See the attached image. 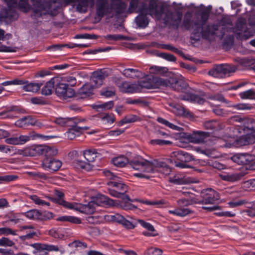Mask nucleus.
I'll return each mask as SVG.
<instances>
[{
	"instance_id": "f257e3e1",
	"label": "nucleus",
	"mask_w": 255,
	"mask_h": 255,
	"mask_svg": "<svg viewBox=\"0 0 255 255\" xmlns=\"http://www.w3.org/2000/svg\"><path fill=\"white\" fill-rule=\"evenodd\" d=\"M209 16V10L204 9L201 13V19L197 20L193 23L190 21V17H187V15L185 16L183 24L186 29L192 30L191 36L192 39L199 40L203 37L209 40H212L215 38L218 25L217 24L206 25Z\"/></svg>"
},
{
	"instance_id": "f03ea898",
	"label": "nucleus",
	"mask_w": 255,
	"mask_h": 255,
	"mask_svg": "<svg viewBox=\"0 0 255 255\" xmlns=\"http://www.w3.org/2000/svg\"><path fill=\"white\" fill-rule=\"evenodd\" d=\"M130 166L134 170L140 171L139 173H134L136 177L148 179L150 173L160 172L165 175H168L171 171V168L166 163L154 160L149 161L141 157H138L129 162Z\"/></svg>"
},
{
	"instance_id": "7ed1b4c3",
	"label": "nucleus",
	"mask_w": 255,
	"mask_h": 255,
	"mask_svg": "<svg viewBox=\"0 0 255 255\" xmlns=\"http://www.w3.org/2000/svg\"><path fill=\"white\" fill-rule=\"evenodd\" d=\"M227 134L222 136L226 141L232 142L233 146L239 148L253 144L255 141V128H227Z\"/></svg>"
},
{
	"instance_id": "20e7f679",
	"label": "nucleus",
	"mask_w": 255,
	"mask_h": 255,
	"mask_svg": "<svg viewBox=\"0 0 255 255\" xmlns=\"http://www.w3.org/2000/svg\"><path fill=\"white\" fill-rule=\"evenodd\" d=\"M147 15L156 20L161 18V13L158 12V5L155 3L151 2L147 7L140 10L139 15L135 18L136 23L139 27L145 28L148 25L149 20Z\"/></svg>"
},
{
	"instance_id": "39448f33",
	"label": "nucleus",
	"mask_w": 255,
	"mask_h": 255,
	"mask_svg": "<svg viewBox=\"0 0 255 255\" xmlns=\"http://www.w3.org/2000/svg\"><path fill=\"white\" fill-rule=\"evenodd\" d=\"M158 12L161 13V17L157 20L163 21V23L170 26L178 27L181 23L182 14L179 11H171L164 5L158 6Z\"/></svg>"
},
{
	"instance_id": "423d86ee",
	"label": "nucleus",
	"mask_w": 255,
	"mask_h": 255,
	"mask_svg": "<svg viewBox=\"0 0 255 255\" xmlns=\"http://www.w3.org/2000/svg\"><path fill=\"white\" fill-rule=\"evenodd\" d=\"M31 2L32 3V8L28 3V0H19L18 9L24 12H27L32 9L35 16H41L46 14L48 11L46 9V6L48 5L47 3L42 2L41 0H31Z\"/></svg>"
},
{
	"instance_id": "0eeeda50",
	"label": "nucleus",
	"mask_w": 255,
	"mask_h": 255,
	"mask_svg": "<svg viewBox=\"0 0 255 255\" xmlns=\"http://www.w3.org/2000/svg\"><path fill=\"white\" fill-rule=\"evenodd\" d=\"M101 196L104 195H97L95 198L87 204L78 203H73L72 204H69V206H71L70 207V209H73L84 214H92L95 212L96 206L106 205V203L102 201L100 198Z\"/></svg>"
},
{
	"instance_id": "6e6552de",
	"label": "nucleus",
	"mask_w": 255,
	"mask_h": 255,
	"mask_svg": "<svg viewBox=\"0 0 255 255\" xmlns=\"http://www.w3.org/2000/svg\"><path fill=\"white\" fill-rule=\"evenodd\" d=\"M102 201L106 203V205L121 208L125 210H132L137 208L131 203L132 201L128 195L122 197V200H113L106 196H101Z\"/></svg>"
},
{
	"instance_id": "1a4fd4ad",
	"label": "nucleus",
	"mask_w": 255,
	"mask_h": 255,
	"mask_svg": "<svg viewBox=\"0 0 255 255\" xmlns=\"http://www.w3.org/2000/svg\"><path fill=\"white\" fill-rule=\"evenodd\" d=\"M165 82L164 87H170L177 92H184L188 88V85L181 76H174L167 80L164 79Z\"/></svg>"
},
{
	"instance_id": "9d476101",
	"label": "nucleus",
	"mask_w": 255,
	"mask_h": 255,
	"mask_svg": "<svg viewBox=\"0 0 255 255\" xmlns=\"http://www.w3.org/2000/svg\"><path fill=\"white\" fill-rule=\"evenodd\" d=\"M139 87V92H141L143 89H153L163 86L166 84L164 79L158 77H152L146 80L142 81L137 83Z\"/></svg>"
},
{
	"instance_id": "9b49d317",
	"label": "nucleus",
	"mask_w": 255,
	"mask_h": 255,
	"mask_svg": "<svg viewBox=\"0 0 255 255\" xmlns=\"http://www.w3.org/2000/svg\"><path fill=\"white\" fill-rule=\"evenodd\" d=\"M127 218L123 215L116 214L115 215H109L105 216V219L107 221H114L118 222L128 229H133L135 226L133 225L134 220L130 216L128 215Z\"/></svg>"
},
{
	"instance_id": "f8f14e48",
	"label": "nucleus",
	"mask_w": 255,
	"mask_h": 255,
	"mask_svg": "<svg viewBox=\"0 0 255 255\" xmlns=\"http://www.w3.org/2000/svg\"><path fill=\"white\" fill-rule=\"evenodd\" d=\"M185 137L189 142L200 143L206 142L209 139L210 133L202 131H194L192 133H185Z\"/></svg>"
},
{
	"instance_id": "ddd939ff",
	"label": "nucleus",
	"mask_w": 255,
	"mask_h": 255,
	"mask_svg": "<svg viewBox=\"0 0 255 255\" xmlns=\"http://www.w3.org/2000/svg\"><path fill=\"white\" fill-rule=\"evenodd\" d=\"M201 194L203 199L198 203L202 205L213 204L220 199L219 193L211 188L204 190Z\"/></svg>"
},
{
	"instance_id": "4468645a",
	"label": "nucleus",
	"mask_w": 255,
	"mask_h": 255,
	"mask_svg": "<svg viewBox=\"0 0 255 255\" xmlns=\"http://www.w3.org/2000/svg\"><path fill=\"white\" fill-rule=\"evenodd\" d=\"M234 71V69L228 65H220L214 67L208 73L214 77L221 78L229 76L230 73Z\"/></svg>"
},
{
	"instance_id": "2eb2a0df",
	"label": "nucleus",
	"mask_w": 255,
	"mask_h": 255,
	"mask_svg": "<svg viewBox=\"0 0 255 255\" xmlns=\"http://www.w3.org/2000/svg\"><path fill=\"white\" fill-rule=\"evenodd\" d=\"M112 8L107 0H98L96 3V16L100 20L105 14L111 15Z\"/></svg>"
},
{
	"instance_id": "dca6fc26",
	"label": "nucleus",
	"mask_w": 255,
	"mask_h": 255,
	"mask_svg": "<svg viewBox=\"0 0 255 255\" xmlns=\"http://www.w3.org/2000/svg\"><path fill=\"white\" fill-rule=\"evenodd\" d=\"M55 93L58 97L63 99L72 97L75 94L74 90L64 83H59L56 85Z\"/></svg>"
},
{
	"instance_id": "f3484780",
	"label": "nucleus",
	"mask_w": 255,
	"mask_h": 255,
	"mask_svg": "<svg viewBox=\"0 0 255 255\" xmlns=\"http://www.w3.org/2000/svg\"><path fill=\"white\" fill-rule=\"evenodd\" d=\"M231 159L239 165H246L255 160V155L247 153H239L233 155Z\"/></svg>"
},
{
	"instance_id": "a211bd4d",
	"label": "nucleus",
	"mask_w": 255,
	"mask_h": 255,
	"mask_svg": "<svg viewBox=\"0 0 255 255\" xmlns=\"http://www.w3.org/2000/svg\"><path fill=\"white\" fill-rule=\"evenodd\" d=\"M35 156L44 155L45 156H55L58 153V150L55 147H51L46 145H35Z\"/></svg>"
},
{
	"instance_id": "6ab92c4d",
	"label": "nucleus",
	"mask_w": 255,
	"mask_h": 255,
	"mask_svg": "<svg viewBox=\"0 0 255 255\" xmlns=\"http://www.w3.org/2000/svg\"><path fill=\"white\" fill-rule=\"evenodd\" d=\"M62 162L55 158H45L42 163V168L47 171H56L61 167Z\"/></svg>"
},
{
	"instance_id": "aec40b11",
	"label": "nucleus",
	"mask_w": 255,
	"mask_h": 255,
	"mask_svg": "<svg viewBox=\"0 0 255 255\" xmlns=\"http://www.w3.org/2000/svg\"><path fill=\"white\" fill-rule=\"evenodd\" d=\"M54 194L55 196L57 197V198H53L49 196L48 195H42L43 197H44L48 200L51 201L53 203L61 205L63 207L67 208L68 209H70V207H71V206H69V204H72L73 203L68 202L64 200L63 198L64 197V194L62 192L58 190H55L54 192Z\"/></svg>"
},
{
	"instance_id": "412c9836",
	"label": "nucleus",
	"mask_w": 255,
	"mask_h": 255,
	"mask_svg": "<svg viewBox=\"0 0 255 255\" xmlns=\"http://www.w3.org/2000/svg\"><path fill=\"white\" fill-rule=\"evenodd\" d=\"M107 76L108 74L105 71H95L92 73L90 83H92L95 87H98L103 84V80Z\"/></svg>"
},
{
	"instance_id": "4be33fe9",
	"label": "nucleus",
	"mask_w": 255,
	"mask_h": 255,
	"mask_svg": "<svg viewBox=\"0 0 255 255\" xmlns=\"http://www.w3.org/2000/svg\"><path fill=\"white\" fill-rule=\"evenodd\" d=\"M247 174L246 171L234 173H224L220 174V177L224 181L233 182L240 180Z\"/></svg>"
},
{
	"instance_id": "5701e85b",
	"label": "nucleus",
	"mask_w": 255,
	"mask_h": 255,
	"mask_svg": "<svg viewBox=\"0 0 255 255\" xmlns=\"http://www.w3.org/2000/svg\"><path fill=\"white\" fill-rule=\"evenodd\" d=\"M15 125L19 128H23L24 127L28 126H40V124L36 122V121L30 117H25L17 120Z\"/></svg>"
},
{
	"instance_id": "b1692460",
	"label": "nucleus",
	"mask_w": 255,
	"mask_h": 255,
	"mask_svg": "<svg viewBox=\"0 0 255 255\" xmlns=\"http://www.w3.org/2000/svg\"><path fill=\"white\" fill-rule=\"evenodd\" d=\"M61 136L56 135H42L40 134H37L36 135H33L31 134H29V135H20L18 137V142L19 145H22L26 143V142L29 141L30 139H34L36 137H42L46 140L53 138L55 137H60Z\"/></svg>"
},
{
	"instance_id": "393cba45",
	"label": "nucleus",
	"mask_w": 255,
	"mask_h": 255,
	"mask_svg": "<svg viewBox=\"0 0 255 255\" xmlns=\"http://www.w3.org/2000/svg\"><path fill=\"white\" fill-rule=\"evenodd\" d=\"M230 122L240 123L244 128H255V120L252 118H242L239 116H234L231 118Z\"/></svg>"
},
{
	"instance_id": "a878e982",
	"label": "nucleus",
	"mask_w": 255,
	"mask_h": 255,
	"mask_svg": "<svg viewBox=\"0 0 255 255\" xmlns=\"http://www.w3.org/2000/svg\"><path fill=\"white\" fill-rule=\"evenodd\" d=\"M120 90L123 93H133L139 92L137 83L130 84L127 82H123L119 86Z\"/></svg>"
},
{
	"instance_id": "bb28decb",
	"label": "nucleus",
	"mask_w": 255,
	"mask_h": 255,
	"mask_svg": "<svg viewBox=\"0 0 255 255\" xmlns=\"http://www.w3.org/2000/svg\"><path fill=\"white\" fill-rule=\"evenodd\" d=\"M95 87L92 83H85L78 91V94L81 98H85L93 94L94 89Z\"/></svg>"
},
{
	"instance_id": "cd10ccee",
	"label": "nucleus",
	"mask_w": 255,
	"mask_h": 255,
	"mask_svg": "<svg viewBox=\"0 0 255 255\" xmlns=\"http://www.w3.org/2000/svg\"><path fill=\"white\" fill-rule=\"evenodd\" d=\"M122 74L128 78H139L144 76V74L139 70L133 68H127L122 72Z\"/></svg>"
},
{
	"instance_id": "c85d7f7f",
	"label": "nucleus",
	"mask_w": 255,
	"mask_h": 255,
	"mask_svg": "<svg viewBox=\"0 0 255 255\" xmlns=\"http://www.w3.org/2000/svg\"><path fill=\"white\" fill-rule=\"evenodd\" d=\"M35 145L31 146L26 147L22 149H14L13 153L23 156H35Z\"/></svg>"
},
{
	"instance_id": "c756f323",
	"label": "nucleus",
	"mask_w": 255,
	"mask_h": 255,
	"mask_svg": "<svg viewBox=\"0 0 255 255\" xmlns=\"http://www.w3.org/2000/svg\"><path fill=\"white\" fill-rule=\"evenodd\" d=\"M31 246L35 250H39V251L46 250L49 252H57L59 250V248L58 246L46 244L35 243L31 245Z\"/></svg>"
},
{
	"instance_id": "7c9ffc66",
	"label": "nucleus",
	"mask_w": 255,
	"mask_h": 255,
	"mask_svg": "<svg viewBox=\"0 0 255 255\" xmlns=\"http://www.w3.org/2000/svg\"><path fill=\"white\" fill-rule=\"evenodd\" d=\"M55 123L59 126L80 128L72 119L58 118L55 120Z\"/></svg>"
},
{
	"instance_id": "2f4dec72",
	"label": "nucleus",
	"mask_w": 255,
	"mask_h": 255,
	"mask_svg": "<svg viewBox=\"0 0 255 255\" xmlns=\"http://www.w3.org/2000/svg\"><path fill=\"white\" fill-rule=\"evenodd\" d=\"M112 11L111 17L118 16L119 14L123 13L126 11L127 9V4L123 2H120L116 4L111 6Z\"/></svg>"
},
{
	"instance_id": "473e14b6",
	"label": "nucleus",
	"mask_w": 255,
	"mask_h": 255,
	"mask_svg": "<svg viewBox=\"0 0 255 255\" xmlns=\"http://www.w3.org/2000/svg\"><path fill=\"white\" fill-rule=\"evenodd\" d=\"M90 3L92 6L93 5V0H77V4L76 5L77 11L81 13L86 12Z\"/></svg>"
},
{
	"instance_id": "72a5a7b5",
	"label": "nucleus",
	"mask_w": 255,
	"mask_h": 255,
	"mask_svg": "<svg viewBox=\"0 0 255 255\" xmlns=\"http://www.w3.org/2000/svg\"><path fill=\"white\" fill-rule=\"evenodd\" d=\"M108 185L116 188L117 191L121 192L122 197L126 195L125 193L128 191L127 186L125 184L121 182L120 180L119 181H110L108 182Z\"/></svg>"
},
{
	"instance_id": "f704fd0d",
	"label": "nucleus",
	"mask_w": 255,
	"mask_h": 255,
	"mask_svg": "<svg viewBox=\"0 0 255 255\" xmlns=\"http://www.w3.org/2000/svg\"><path fill=\"white\" fill-rule=\"evenodd\" d=\"M42 84V83H28L27 81V83L24 84L22 89L26 92L36 93L40 90Z\"/></svg>"
},
{
	"instance_id": "c9c22d12",
	"label": "nucleus",
	"mask_w": 255,
	"mask_h": 255,
	"mask_svg": "<svg viewBox=\"0 0 255 255\" xmlns=\"http://www.w3.org/2000/svg\"><path fill=\"white\" fill-rule=\"evenodd\" d=\"M83 154L86 160L91 162L95 161L97 157L98 152L95 149L90 148L83 151Z\"/></svg>"
},
{
	"instance_id": "e433bc0d",
	"label": "nucleus",
	"mask_w": 255,
	"mask_h": 255,
	"mask_svg": "<svg viewBox=\"0 0 255 255\" xmlns=\"http://www.w3.org/2000/svg\"><path fill=\"white\" fill-rule=\"evenodd\" d=\"M54 78H51L49 81L47 82L41 90V94L42 95L47 96L52 94V91L54 87Z\"/></svg>"
},
{
	"instance_id": "4c0bfd02",
	"label": "nucleus",
	"mask_w": 255,
	"mask_h": 255,
	"mask_svg": "<svg viewBox=\"0 0 255 255\" xmlns=\"http://www.w3.org/2000/svg\"><path fill=\"white\" fill-rule=\"evenodd\" d=\"M172 156L176 157L177 159L182 162H188L192 159V157L190 154L182 151L173 152Z\"/></svg>"
},
{
	"instance_id": "58836bf2",
	"label": "nucleus",
	"mask_w": 255,
	"mask_h": 255,
	"mask_svg": "<svg viewBox=\"0 0 255 255\" xmlns=\"http://www.w3.org/2000/svg\"><path fill=\"white\" fill-rule=\"evenodd\" d=\"M87 128H68L67 131L64 133L65 137L69 139H73L77 136H79L82 130Z\"/></svg>"
},
{
	"instance_id": "ea45409f",
	"label": "nucleus",
	"mask_w": 255,
	"mask_h": 255,
	"mask_svg": "<svg viewBox=\"0 0 255 255\" xmlns=\"http://www.w3.org/2000/svg\"><path fill=\"white\" fill-rule=\"evenodd\" d=\"M139 118L137 116L134 115H129L126 116L124 119L121 120L118 124L117 126L121 127L125 124L135 122L138 120Z\"/></svg>"
},
{
	"instance_id": "a19ab883",
	"label": "nucleus",
	"mask_w": 255,
	"mask_h": 255,
	"mask_svg": "<svg viewBox=\"0 0 255 255\" xmlns=\"http://www.w3.org/2000/svg\"><path fill=\"white\" fill-rule=\"evenodd\" d=\"M113 163L116 166L122 167L129 162L128 159L125 156H120L112 159Z\"/></svg>"
},
{
	"instance_id": "79ce46f5",
	"label": "nucleus",
	"mask_w": 255,
	"mask_h": 255,
	"mask_svg": "<svg viewBox=\"0 0 255 255\" xmlns=\"http://www.w3.org/2000/svg\"><path fill=\"white\" fill-rule=\"evenodd\" d=\"M29 198L32 201V202L40 206H49L50 203L48 201L43 200L41 197L36 195H32L29 196Z\"/></svg>"
},
{
	"instance_id": "37998d69",
	"label": "nucleus",
	"mask_w": 255,
	"mask_h": 255,
	"mask_svg": "<svg viewBox=\"0 0 255 255\" xmlns=\"http://www.w3.org/2000/svg\"><path fill=\"white\" fill-rule=\"evenodd\" d=\"M168 71V69L164 67H159L157 66H153L150 67L149 72L150 74L163 75L166 73Z\"/></svg>"
},
{
	"instance_id": "c03bdc74",
	"label": "nucleus",
	"mask_w": 255,
	"mask_h": 255,
	"mask_svg": "<svg viewBox=\"0 0 255 255\" xmlns=\"http://www.w3.org/2000/svg\"><path fill=\"white\" fill-rule=\"evenodd\" d=\"M16 108L12 107L6 111L0 112V118L1 119H11L15 117L14 112Z\"/></svg>"
},
{
	"instance_id": "a18cd8bd",
	"label": "nucleus",
	"mask_w": 255,
	"mask_h": 255,
	"mask_svg": "<svg viewBox=\"0 0 255 255\" xmlns=\"http://www.w3.org/2000/svg\"><path fill=\"white\" fill-rule=\"evenodd\" d=\"M24 214L29 219L39 220V211L38 210H30L25 212Z\"/></svg>"
},
{
	"instance_id": "49530a36",
	"label": "nucleus",
	"mask_w": 255,
	"mask_h": 255,
	"mask_svg": "<svg viewBox=\"0 0 255 255\" xmlns=\"http://www.w3.org/2000/svg\"><path fill=\"white\" fill-rule=\"evenodd\" d=\"M239 96L242 99H254L255 98V92L252 89L241 92Z\"/></svg>"
},
{
	"instance_id": "de8ad7c7",
	"label": "nucleus",
	"mask_w": 255,
	"mask_h": 255,
	"mask_svg": "<svg viewBox=\"0 0 255 255\" xmlns=\"http://www.w3.org/2000/svg\"><path fill=\"white\" fill-rule=\"evenodd\" d=\"M230 106L238 110H250L254 108L253 105L247 103H240Z\"/></svg>"
},
{
	"instance_id": "09e8293b",
	"label": "nucleus",
	"mask_w": 255,
	"mask_h": 255,
	"mask_svg": "<svg viewBox=\"0 0 255 255\" xmlns=\"http://www.w3.org/2000/svg\"><path fill=\"white\" fill-rule=\"evenodd\" d=\"M163 130L157 129L155 131V134L158 137L167 138L173 136L171 132L166 128H162Z\"/></svg>"
},
{
	"instance_id": "8fccbe9b",
	"label": "nucleus",
	"mask_w": 255,
	"mask_h": 255,
	"mask_svg": "<svg viewBox=\"0 0 255 255\" xmlns=\"http://www.w3.org/2000/svg\"><path fill=\"white\" fill-rule=\"evenodd\" d=\"M243 213L249 217H255V201L252 204H249L247 209L245 210Z\"/></svg>"
},
{
	"instance_id": "3c124183",
	"label": "nucleus",
	"mask_w": 255,
	"mask_h": 255,
	"mask_svg": "<svg viewBox=\"0 0 255 255\" xmlns=\"http://www.w3.org/2000/svg\"><path fill=\"white\" fill-rule=\"evenodd\" d=\"M53 217V214L52 213L49 211H39V220H50Z\"/></svg>"
},
{
	"instance_id": "603ef678",
	"label": "nucleus",
	"mask_w": 255,
	"mask_h": 255,
	"mask_svg": "<svg viewBox=\"0 0 255 255\" xmlns=\"http://www.w3.org/2000/svg\"><path fill=\"white\" fill-rule=\"evenodd\" d=\"M16 231L13 230L9 228H7V227L0 228V236H1V235L7 236L9 235L15 236V235H16Z\"/></svg>"
},
{
	"instance_id": "864d4df0",
	"label": "nucleus",
	"mask_w": 255,
	"mask_h": 255,
	"mask_svg": "<svg viewBox=\"0 0 255 255\" xmlns=\"http://www.w3.org/2000/svg\"><path fill=\"white\" fill-rule=\"evenodd\" d=\"M169 181L170 182L176 184H182L188 181L183 178L180 177L177 175L174 176L173 177H170Z\"/></svg>"
},
{
	"instance_id": "5fc2aeb1",
	"label": "nucleus",
	"mask_w": 255,
	"mask_h": 255,
	"mask_svg": "<svg viewBox=\"0 0 255 255\" xmlns=\"http://www.w3.org/2000/svg\"><path fill=\"white\" fill-rule=\"evenodd\" d=\"M103 173L108 179L113 180V181H119L120 178L114 173L109 170H105Z\"/></svg>"
},
{
	"instance_id": "6e6d98bb",
	"label": "nucleus",
	"mask_w": 255,
	"mask_h": 255,
	"mask_svg": "<svg viewBox=\"0 0 255 255\" xmlns=\"http://www.w3.org/2000/svg\"><path fill=\"white\" fill-rule=\"evenodd\" d=\"M162 252V250L153 247L148 248L146 251L147 255H161Z\"/></svg>"
},
{
	"instance_id": "4d7b16f0",
	"label": "nucleus",
	"mask_w": 255,
	"mask_h": 255,
	"mask_svg": "<svg viewBox=\"0 0 255 255\" xmlns=\"http://www.w3.org/2000/svg\"><path fill=\"white\" fill-rule=\"evenodd\" d=\"M138 222L144 228L146 229L147 231L150 232L155 231L154 227L151 224L145 222L142 220H138Z\"/></svg>"
},
{
	"instance_id": "13d9d810",
	"label": "nucleus",
	"mask_w": 255,
	"mask_h": 255,
	"mask_svg": "<svg viewBox=\"0 0 255 255\" xmlns=\"http://www.w3.org/2000/svg\"><path fill=\"white\" fill-rule=\"evenodd\" d=\"M102 123L104 124H112L115 121V119L112 115L106 114L101 119Z\"/></svg>"
},
{
	"instance_id": "bf43d9fd",
	"label": "nucleus",
	"mask_w": 255,
	"mask_h": 255,
	"mask_svg": "<svg viewBox=\"0 0 255 255\" xmlns=\"http://www.w3.org/2000/svg\"><path fill=\"white\" fill-rule=\"evenodd\" d=\"M14 243L9 239L3 237L0 239V246L12 247Z\"/></svg>"
},
{
	"instance_id": "052dcab7",
	"label": "nucleus",
	"mask_w": 255,
	"mask_h": 255,
	"mask_svg": "<svg viewBox=\"0 0 255 255\" xmlns=\"http://www.w3.org/2000/svg\"><path fill=\"white\" fill-rule=\"evenodd\" d=\"M219 123L216 120H210L204 123L205 128H219Z\"/></svg>"
},
{
	"instance_id": "680f3d73",
	"label": "nucleus",
	"mask_w": 255,
	"mask_h": 255,
	"mask_svg": "<svg viewBox=\"0 0 255 255\" xmlns=\"http://www.w3.org/2000/svg\"><path fill=\"white\" fill-rule=\"evenodd\" d=\"M190 99L195 103L199 104H203L204 103L205 100L204 98L200 96L196 95H192L190 96Z\"/></svg>"
},
{
	"instance_id": "e2e57ef3",
	"label": "nucleus",
	"mask_w": 255,
	"mask_h": 255,
	"mask_svg": "<svg viewBox=\"0 0 255 255\" xmlns=\"http://www.w3.org/2000/svg\"><path fill=\"white\" fill-rule=\"evenodd\" d=\"M191 213V211L187 208H178V213L177 216L183 217L188 215H189Z\"/></svg>"
},
{
	"instance_id": "0e129e2a",
	"label": "nucleus",
	"mask_w": 255,
	"mask_h": 255,
	"mask_svg": "<svg viewBox=\"0 0 255 255\" xmlns=\"http://www.w3.org/2000/svg\"><path fill=\"white\" fill-rule=\"evenodd\" d=\"M114 106V102L110 101L102 104L98 105L97 107L104 110H109L111 109Z\"/></svg>"
},
{
	"instance_id": "69168bd1",
	"label": "nucleus",
	"mask_w": 255,
	"mask_h": 255,
	"mask_svg": "<svg viewBox=\"0 0 255 255\" xmlns=\"http://www.w3.org/2000/svg\"><path fill=\"white\" fill-rule=\"evenodd\" d=\"M179 206H186L190 204L191 200L189 198H181L177 201Z\"/></svg>"
},
{
	"instance_id": "338daca9",
	"label": "nucleus",
	"mask_w": 255,
	"mask_h": 255,
	"mask_svg": "<svg viewBox=\"0 0 255 255\" xmlns=\"http://www.w3.org/2000/svg\"><path fill=\"white\" fill-rule=\"evenodd\" d=\"M138 0H131L128 12L130 13L132 12L136 8L138 4Z\"/></svg>"
},
{
	"instance_id": "774afa93",
	"label": "nucleus",
	"mask_w": 255,
	"mask_h": 255,
	"mask_svg": "<svg viewBox=\"0 0 255 255\" xmlns=\"http://www.w3.org/2000/svg\"><path fill=\"white\" fill-rule=\"evenodd\" d=\"M115 91L113 88L111 90L104 89L101 91V95L106 97H111L115 95Z\"/></svg>"
}]
</instances>
